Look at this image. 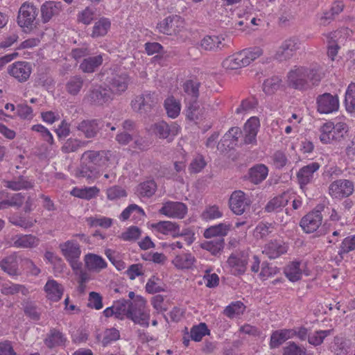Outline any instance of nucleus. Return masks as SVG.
<instances>
[{
	"label": "nucleus",
	"instance_id": "2",
	"mask_svg": "<svg viewBox=\"0 0 355 355\" xmlns=\"http://www.w3.org/2000/svg\"><path fill=\"white\" fill-rule=\"evenodd\" d=\"M107 160L103 151L87 150L81 156L76 175L87 180L94 179L96 173L95 166H103Z\"/></svg>",
	"mask_w": 355,
	"mask_h": 355
},
{
	"label": "nucleus",
	"instance_id": "18",
	"mask_svg": "<svg viewBox=\"0 0 355 355\" xmlns=\"http://www.w3.org/2000/svg\"><path fill=\"white\" fill-rule=\"evenodd\" d=\"M67 339L64 334L59 329L51 328L47 333L44 340V345L49 349H53L58 347H64Z\"/></svg>",
	"mask_w": 355,
	"mask_h": 355
},
{
	"label": "nucleus",
	"instance_id": "9",
	"mask_svg": "<svg viewBox=\"0 0 355 355\" xmlns=\"http://www.w3.org/2000/svg\"><path fill=\"white\" fill-rule=\"evenodd\" d=\"M87 98L92 105L102 106L110 103L114 99V96L107 87L100 85L90 89Z\"/></svg>",
	"mask_w": 355,
	"mask_h": 355
},
{
	"label": "nucleus",
	"instance_id": "11",
	"mask_svg": "<svg viewBox=\"0 0 355 355\" xmlns=\"http://www.w3.org/2000/svg\"><path fill=\"white\" fill-rule=\"evenodd\" d=\"M159 213L168 218L182 219L187 213V207L181 202L167 201L163 203Z\"/></svg>",
	"mask_w": 355,
	"mask_h": 355
},
{
	"label": "nucleus",
	"instance_id": "43",
	"mask_svg": "<svg viewBox=\"0 0 355 355\" xmlns=\"http://www.w3.org/2000/svg\"><path fill=\"white\" fill-rule=\"evenodd\" d=\"M245 308L243 302L240 301L234 302L225 307L223 314L229 318H233L236 315L242 314Z\"/></svg>",
	"mask_w": 355,
	"mask_h": 355
},
{
	"label": "nucleus",
	"instance_id": "60",
	"mask_svg": "<svg viewBox=\"0 0 355 355\" xmlns=\"http://www.w3.org/2000/svg\"><path fill=\"white\" fill-rule=\"evenodd\" d=\"M222 215L223 214L219 210L218 207L216 205H214L206 208V209L202 214V217L204 220H208L219 218L222 216Z\"/></svg>",
	"mask_w": 355,
	"mask_h": 355
},
{
	"label": "nucleus",
	"instance_id": "44",
	"mask_svg": "<svg viewBox=\"0 0 355 355\" xmlns=\"http://www.w3.org/2000/svg\"><path fill=\"white\" fill-rule=\"evenodd\" d=\"M22 306L25 315L31 320L37 321L40 319V313L37 311V307L33 302L26 300L23 302Z\"/></svg>",
	"mask_w": 355,
	"mask_h": 355
},
{
	"label": "nucleus",
	"instance_id": "24",
	"mask_svg": "<svg viewBox=\"0 0 355 355\" xmlns=\"http://www.w3.org/2000/svg\"><path fill=\"white\" fill-rule=\"evenodd\" d=\"M0 268L10 276L19 275V264L16 254H10L0 261Z\"/></svg>",
	"mask_w": 355,
	"mask_h": 355
},
{
	"label": "nucleus",
	"instance_id": "34",
	"mask_svg": "<svg viewBox=\"0 0 355 355\" xmlns=\"http://www.w3.org/2000/svg\"><path fill=\"white\" fill-rule=\"evenodd\" d=\"M4 186L13 191L28 189L33 187V184L28 181L24 177L19 176L12 180L4 181Z\"/></svg>",
	"mask_w": 355,
	"mask_h": 355
},
{
	"label": "nucleus",
	"instance_id": "57",
	"mask_svg": "<svg viewBox=\"0 0 355 355\" xmlns=\"http://www.w3.org/2000/svg\"><path fill=\"white\" fill-rule=\"evenodd\" d=\"M98 191H99V190L97 187H92L85 188L83 189H78L77 191L73 190V193L74 196H76L78 198L89 200V199H91V198L95 197L98 194Z\"/></svg>",
	"mask_w": 355,
	"mask_h": 355
},
{
	"label": "nucleus",
	"instance_id": "55",
	"mask_svg": "<svg viewBox=\"0 0 355 355\" xmlns=\"http://www.w3.org/2000/svg\"><path fill=\"white\" fill-rule=\"evenodd\" d=\"M353 250H355V234L344 239L339 248L338 254L342 256Z\"/></svg>",
	"mask_w": 355,
	"mask_h": 355
},
{
	"label": "nucleus",
	"instance_id": "38",
	"mask_svg": "<svg viewBox=\"0 0 355 355\" xmlns=\"http://www.w3.org/2000/svg\"><path fill=\"white\" fill-rule=\"evenodd\" d=\"M345 4L343 1L336 0L335 1L329 12L324 13V15L321 17L322 24L332 20L336 16L338 15L344 9Z\"/></svg>",
	"mask_w": 355,
	"mask_h": 355
},
{
	"label": "nucleus",
	"instance_id": "62",
	"mask_svg": "<svg viewBox=\"0 0 355 355\" xmlns=\"http://www.w3.org/2000/svg\"><path fill=\"white\" fill-rule=\"evenodd\" d=\"M120 337L119 331L115 328L107 329L104 333V336L102 340L103 346H107L112 341L117 340Z\"/></svg>",
	"mask_w": 355,
	"mask_h": 355
},
{
	"label": "nucleus",
	"instance_id": "29",
	"mask_svg": "<svg viewBox=\"0 0 355 355\" xmlns=\"http://www.w3.org/2000/svg\"><path fill=\"white\" fill-rule=\"evenodd\" d=\"M289 200V193L287 192L275 196L267 203L264 208L265 211L268 213L277 211L279 209L286 206Z\"/></svg>",
	"mask_w": 355,
	"mask_h": 355
},
{
	"label": "nucleus",
	"instance_id": "52",
	"mask_svg": "<svg viewBox=\"0 0 355 355\" xmlns=\"http://www.w3.org/2000/svg\"><path fill=\"white\" fill-rule=\"evenodd\" d=\"M24 197L21 193H15L10 199L0 202V209H6L8 207H20L24 202Z\"/></svg>",
	"mask_w": 355,
	"mask_h": 355
},
{
	"label": "nucleus",
	"instance_id": "30",
	"mask_svg": "<svg viewBox=\"0 0 355 355\" xmlns=\"http://www.w3.org/2000/svg\"><path fill=\"white\" fill-rule=\"evenodd\" d=\"M103 56L98 55L85 58L80 64V69L84 73H93L103 63Z\"/></svg>",
	"mask_w": 355,
	"mask_h": 355
},
{
	"label": "nucleus",
	"instance_id": "58",
	"mask_svg": "<svg viewBox=\"0 0 355 355\" xmlns=\"http://www.w3.org/2000/svg\"><path fill=\"white\" fill-rule=\"evenodd\" d=\"M140 234L141 231L139 227L131 226L125 232H123L119 238L123 241H131L137 240L140 236Z\"/></svg>",
	"mask_w": 355,
	"mask_h": 355
},
{
	"label": "nucleus",
	"instance_id": "20",
	"mask_svg": "<svg viewBox=\"0 0 355 355\" xmlns=\"http://www.w3.org/2000/svg\"><path fill=\"white\" fill-rule=\"evenodd\" d=\"M153 132L162 139H166L169 136H175L178 132V126L175 123L168 125L162 121L151 126Z\"/></svg>",
	"mask_w": 355,
	"mask_h": 355
},
{
	"label": "nucleus",
	"instance_id": "28",
	"mask_svg": "<svg viewBox=\"0 0 355 355\" xmlns=\"http://www.w3.org/2000/svg\"><path fill=\"white\" fill-rule=\"evenodd\" d=\"M86 268L91 271L99 272L107 267V263L100 256L89 253L84 259Z\"/></svg>",
	"mask_w": 355,
	"mask_h": 355
},
{
	"label": "nucleus",
	"instance_id": "63",
	"mask_svg": "<svg viewBox=\"0 0 355 355\" xmlns=\"http://www.w3.org/2000/svg\"><path fill=\"white\" fill-rule=\"evenodd\" d=\"M87 306L97 310L103 308L102 297L101 295L94 291L90 292L89 294Z\"/></svg>",
	"mask_w": 355,
	"mask_h": 355
},
{
	"label": "nucleus",
	"instance_id": "16",
	"mask_svg": "<svg viewBox=\"0 0 355 355\" xmlns=\"http://www.w3.org/2000/svg\"><path fill=\"white\" fill-rule=\"evenodd\" d=\"M288 250L286 244L277 240L270 241L265 245L262 251L263 254L269 259H273L279 257L282 254H285Z\"/></svg>",
	"mask_w": 355,
	"mask_h": 355
},
{
	"label": "nucleus",
	"instance_id": "64",
	"mask_svg": "<svg viewBox=\"0 0 355 355\" xmlns=\"http://www.w3.org/2000/svg\"><path fill=\"white\" fill-rule=\"evenodd\" d=\"M333 129L334 123L332 122L325 123L321 126L320 129V139L323 144H329V136Z\"/></svg>",
	"mask_w": 355,
	"mask_h": 355
},
{
	"label": "nucleus",
	"instance_id": "39",
	"mask_svg": "<svg viewBox=\"0 0 355 355\" xmlns=\"http://www.w3.org/2000/svg\"><path fill=\"white\" fill-rule=\"evenodd\" d=\"M200 83L193 80H187L183 85L184 92L187 97L190 98V101H196L199 96Z\"/></svg>",
	"mask_w": 355,
	"mask_h": 355
},
{
	"label": "nucleus",
	"instance_id": "8",
	"mask_svg": "<svg viewBox=\"0 0 355 355\" xmlns=\"http://www.w3.org/2000/svg\"><path fill=\"white\" fill-rule=\"evenodd\" d=\"M354 191L353 182L340 179L332 182L329 187V195L334 198H344L351 196Z\"/></svg>",
	"mask_w": 355,
	"mask_h": 355
},
{
	"label": "nucleus",
	"instance_id": "61",
	"mask_svg": "<svg viewBox=\"0 0 355 355\" xmlns=\"http://www.w3.org/2000/svg\"><path fill=\"white\" fill-rule=\"evenodd\" d=\"M334 137H336V141H339L344 139L346 133L348 131V126L345 123L338 122L336 124L334 123V129L332 130Z\"/></svg>",
	"mask_w": 355,
	"mask_h": 355
},
{
	"label": "nucleus",
	"instance_id": "50",
	"mask_svg": "<svg viewBox=\"0 0 355 355\" xmlns=\"http://www.w3.org/2000/svg\"><path fill=\"white\" fill-rule=\"evenodd\" d=\"M241 134V130L237 127H233L230 129V130L225 134L223 137L221 141L223 146H227V147H230V146H233L238 140L239 135Z\"/></svg>",
	"mask_w": 355,
	"mask_h": 355
},
{
	"label": "nucleus",
	"instance_id": "37",
	"mask_svg": "<svg viewBox=\"0 0 355 355\" xmlns=\"http://www.w3.org/2000/svg\"><path fill=\"white\" fill-rule=\"evenodd\" d=\"M225 241L223 238H215L211 241L202 244V248L214 255L219 254L224 248Z\"/></svg>",
	"mask_w": 355,
	"mask_h": 355
},
{
	"label": "nucleus",
	"instance_id": "40",
	"mask_svg": "<svg viewBox=\"0 0 355 355\" xmlns=\"http://www.w3.org/2000/svg\"><path fill=\"white\" fill-rule=\"evenodd\" d=\"M345 106L349 113L355 112V83H350L345 92Z\"/></svg>",
	"mask_w": 355,
	"mask_h": 355
},
{
	"label": "nucleus",
	"instance_id": "19",
	"mask_svg": "<svg viewBox=\"0 0 355 355\" xmlns=\"http://www.w3.org/2000/svg\"><path fill=\"white\" fill-rule=\"evenodd\" d=\"M323 205H318L315 211H312V238L325 235L327 228L325 225H322V216L321 211L324 209Z\"/></svg>",
	"mask_w": 355,
	"mask_h": 355
},
{
	"label": "nucleus",
	"instance_id": "15",
	"mask_svg": "<svg viewBox=\"0 0 355 355\" xmlns=\"http://www.w3.org/2000/svg\"><path fill=\"white\" fill-rule=\"evenodd\" d=\"M62 10V3L60 1H45L40 8L42 22H49L53 17L58 16Z\"/></svg>",
	"mask_w": 355,
	"mask_h": 355
},
{
	"label": "nucleus",
	"instance_id": "47",
	"mask_svg": "<svg viewBox=\"0 0 355 355\" xmlns=\"http://www.w3.org/2000/svg\"><path fill=\"white\" fill-rule=\"evenodd\" d=\"M274 226L270 223H259L254 230L257 239H264L273 232Z\"/></svg>",
	"mask_w": 355,
	"mask_h": 355
},
{
	"label": "nucleus",
	"instance_id": "3",
	"mask_svg": "<svg viewBox=\"0 0 355 355\" xmlns=\"http://www.w3.org/2000/svg\"><path fill=\"white\" fill-rule=\"evenodd\" d=\"M158 95L155 92L145 91L131 101L132 110L140 114L150 112L158 103Z\"/></svg>",
	"mask_w": 355,
	"mask_h": 355
},
{
	"label": "nucleus",
	"instance_id": "46",
	"mask_svg": "<svg viewBox=\"0 0 355 355\" xmlns=\"http://www.w3.org/2000/svg\"><path fill=\"white\" fill-rule=\"evenodd\" d=\"M210 333L209 329L205 323L201 322L198 325L193 326L191 329V338L196 342H199L202 340V337L205 335H209Z\"/></svg>",
	"mask_w": 355,
	"mask_h": 355
},
{
	"label": "nucleus",
	"instance_id": "45",
	"mask_svg": "<svg viewBox=\"0 0 355 355\" xmlns=\"http://www.w3.org/2000/svg\"><path fill=\"white\" fill-rule=\"evenodd\" d=\"M110 27V22L105 18L96 21L93 27L92 37H98L104 36Z\"/></svg>",
	"mask_w": 355,
	"mask_h": 355
},
{
	"label": "nucleus",
	"instance_id": "35",
	"mask_svg": "<svg viewBox=\"0 0 355 355\" xmlns=\"http://www.w3.org/2000/svg\"><path fill=\"white\" fill-rule=\"evenodd\" d=\"M84 85V79L80 76H71L66 83L67 92L72 95L78 94Z\"/></svg>",
	"mask_w": 355,
	"mask_h": 355
},
{
	"label": "nucleus",
	"instance_id": "4",
	"mask_svg": "<svg viewBox=\"0 0 355 355\" xmlns=\"http://www.w3.org/2000/svg\"><path fill=\"white\" fill-rule=\"evenodd\" d=\"M38 12L37 8L32 3H23L19 10L17 23L21 28L31 31L36 27V18Z\"/></svg>",
	"mask_w": 355,
	"mask_h": 355
},
{
	"label": "nucleus",
	"instance_id": "27",
	"mask_svg": "<svg viewBox=\"0 0 355 355\" xmlns=\"http://www.w3.org/2000/svg\"><path fill=\"white\" fill-rule=\"evenodd\" d=\"M59 248L66 259L80 258L81 250L80 245L73 240H69L60 243Z\"/></svg>",
	"mask_w": 355,
	"mask_h": 355
},
{
	"label": "nucleus",
	"instance_id": "51",
	"mask_svg": "<svg viewBox=\"0 0 355 355\" xmlns=\"http://www.w3.org/2000/svg\"><path fill=\"white\" fill-rule=\"evenodd\" d=\"M157 189V184L154 180L146 181L141 183L138 187V192L142 196L150 197L152 196Z\"/></svg>",
	"mask_w": 355,
	"mask_h": 355
},
{
	"label": "nucleus",
	"instance_id": "26",
	"mask_svg": "<svg viewBox=\"0 0 355 355\" xmlns=\"http://www.w3.org/2000/svg\"><path fill=\"white\" fill-rule=\"evenodd\" d=\"M243 55L240 51L227 57L223 60V67L227 70H235L246 67L245 55Z\"/></svg>",
	"mask_w": 355,
	"mask_h": 355
},
{
	"label": "nucleus",
	"instance_id": "49",
	"mask_svg": "<svg viewBox=\"0 0 355 355\" xmlns=\"http://www.w3.org/2000/svg\"><path fill=\"white\" fill-rule=\"evenodd\" d=\"M282 80L278 76L266 79L263 84V90L267 94L275 93L280 87Z\"/></svg>",
	"mask_w": 355,
	"mask_h": 355
},
{
	"label": "nucleus",
	"instance_id": "25",
	"mask_svg": "<svg viewBox=\"0 0 355 355\" xmlns=\"http://www.w3.org/2000/svg\"><path fill=\"white\" fill-rule=\"evenodd\" d=\"M46 297L53 302L59 301L64 292L63 286L54 279H49L44 286Z\"/></svg>",
	"mask_w": 355,
	"mask_h": 355
},
{
	"label": "nucleus",
	"instance_id": "59",
	"mask_svg": "<svg viewBox=\"0 0 355 355\" xmlns=\"http://www.w3.org/2000/svg\"><path fill=\"white\" fill-rule=\"evenodd\" d=\"M297 176L300 187L303 189V187L310 182L311 166L307 165L301 168L300 171L297 173Z\"/></svg>",
	"mask_w": 355,
	"mask_h": 355
},
{
	"label": "nucleus",
	"instance_id": "22",
	"mask_svg": "<svg viewBox=\"0 0 355 355\" xmlns=\"http://www.w3.org/2000/svg\"><path fill=\"white\" fill-rule=\"evenodd\" d=\"M225 39L221 35H207L200 41V48L206 51H218L225 47Z\"/></svg>",
	"mask_w": 355,
	"mask_h": 355
},
{
	"label": "nucleus",
	"instance_id": "13",
	"mask_svg": "<svg viewBox=\"0 0 355 355\" xmlns=\"http://www.w3.org/2000/svg\"><path fill=\"white\" fill-rule=\"evenodd\" d=\"M309 70L304 67H299L288 73V84L297 89H304L307 86Z\"/></svg>",
	"mask_w": 355,
	"mask_h": 355
},
{
	"label": "nucleus",
	"instance_id": "6",
	"mask_svg": "<svg viewBox=\"0 0 355 355\" xmlns=\"http://www.w3.org/2000/svg\"><path fill=\"white\" fill-rule=\"evenodd\" d=\"M340 102L338 95L324 93L316 98V108L320 114H329L339 110Z\"/></svg>",
	"mask_w": 355,
	"mask_h": 355
},
{
	"label": "nucleus",
	"instance_id": "54",
	"mask_svg": "<svg viewBox=\"0 0 355 355\" xmlns=\"http://www.w3.org/2000/svg\"><path fill=\"white\" fill-rule=\"evenodd\" d=\"M8 220L10 223L14 225L19 226L20 227L27 229L33 226L34 223H36V220L34 221L26 219V218L19 215H12L9 217Z\"/></svg>",
	"mask_w": 355,
	"mask_h": 355
},
{
	"label": "nucleus",
	"instance_id": "31",
	"mask_svg": "<svg viewBox=\"0 0 355 355\" xmlns=\"http://www.w3.org/2000/svg\"><path fill=\"white\" fill-rule=\"evenodd\" d=\"M152 227L159 232L164 234H168L171 233L174 236L183 235V233H179V225L176 223L171 221H160L159 223L153 224Z\"/></svg>",
	"mask_w": 355,
	"mask_h": 355
},
{
	"label": "nucleus",
	"instance_id": "32",
	"mask_svg": "<svg viewBox=\"0 0 355 355\" xmlns=\"http://www.w3.org/2000/svg\"><path fill=\"white\" fill-rule=\"evenodd\" d=\"M230 230V224L220 223L206 229L204 232V236L207 239L211 237L223 238L227 234Z\"/></svg>",
	"mask_w": 355,
	"mask_h": 355
},
{
	"label": "nucleus",
	"instance_id": "23",
	"mask_svg": "<svg viewBox=\"0 0 355 355\" xmlns=\"http://www.w3.org/2000/svg\"><path fill=\"white\" fill-rule=\"evenodd\" d=\"M13 245L19 248H33L39 245L40 239L33 234H17L12 238Z\"/></svg>",
	"mask_w": 355,
	"mask_h": 355
},
{
	"label": "nucleus",
	"instance_id": "41",
	"mask_svg": "<svg viewBox=\"0 0 355 355\" xmlns=\"http://www.w3.org/2000/svg\"><path fill=\"white\" fill-rule=\"evenodd\" d=\"M164 107L168 116L171 118H176L180 112V104L174 97H168L164 101Z\"/></svg>",
	"mask_w": 355,
	"mask_h": 355
},
{
	"label": "nucleus",
	"instance_id": "21",
	"mask_svg": "<svg viewBox=\"0 0 355 355\" xmlns=\"http://www.w3.org/2000/svg\"><path fill=\"white\" fill-rule=\"evenodd\" d=\"M227 263L232 268V272L234 275H240L243 274L246 270L248 259L247 257L242 254H232L229 257Z\"/></svg>",
	"mask_w": 355,
	"mask_h": 355
},
{
	"label": "nucleus",
	"instance_id": "48",
	"mask_svg": "<svg viewBox=\"0 0 355 355\" xmlns=\"http://www.w3.org/2000/svg\"><path fill=\"white\" fill-rule=\"evenodd\" d=\"M88 141H80L75 139H67L62 147V151L64 153H69L85 147Z\"/></svg>",
	"mask_w": 355,
	"mask_h": 355
},
{
	"label": "nucleus",
	"instance_id": "33",
	"mask_svg": "<svg viewBox=\"0 0 355 355\" xmlns=\"http://www.w3.org/2000/svg\"><path fill=\"white\" fill-rule=\"evenodd\" d=\"M268 168L263 164H258L250 169V179L254 184H259L268 175Z\"/></svg>",
	"mask_w": 355,
	"mask_h": 355
},
{
	"label": "nucleus",
	"instance_id": "42",
	"mask_svg": "<svg viewBox=\"0 0 355 355\" xmlns=\"http://www.w3.org/2000/svg\"><path fill=\"white\" fill-rule=\"evenodd\" d=\"M300 264L298 261H293L285 268L284 274L290 281L294 282L300 279L302 275Z\"/></svg>",
	"mask_w": 355,
	"mask_h": 355
},
{
	"label": "nucleus",
	"instance_id": "5",
	"mask_svg": "<svg viewBox=\"0 0 355 355\" xmlns=\"http://www.w3.org/2000/svg\"><path fill=\"white\" fill-rule=\"evenodd\" d=\"M107 87L113 96L124 94L131 83V78L126 72L112 73L107 78Z\"/></svg>",
	"mask_w": 355,
	"mask_h": 355
},
{
	"label": "nucleus",
	"instance_id": "7",
	"mask_svg": "<svg viewBox=\"0 0 355 355\" xmlns=\"http://www.w3.org/2000/svg\"><path fill=\"white\" fill-rule=\"evenodd\" d=\"M184 28V20L178 15L167 17L157 24L159 32L168 35H177Z\"/></svg>",
	"mask_w": 355,
	"mask_h": 355
},
{
	"label": "nucleus",
	"instance_id": "12",
	"mask_svg": "<svg viewBox=\"0 0 355 355\" xmlns=\"http://www.w3.org/2000/svg\"><path fill=\"white\" fill-rule=\"evenodd\" d=\"M230 209L236 215L243 214L250 205V200L244 192L238 190L234 191L229 200Z\"/></svg>",
	"mask_w": 355,
	"mask_h": 355
},
{
	"label": "nucleus",
	"instance_id": "56",
	"mask_svg": "<svg viewBox=\"0 0 355 355\" xmlns=\"http://www.w3.org/2000/svg\"><path fill=\"white\" fill-rule=\"evenodd\" d=\"M241 52L242 54H244L243 55H245V60L247 66L263 54V50L257 46L244 49Z\"/></svg>",
	"mask_w": 355,
	"mask_h": 355
},
{
	"label": "nucleus",
	"instance_id": "36",
	"mask_svg": "<svg viewBox=\"0 0 355 355\" xmlns=\"http://www.w3.org/2000/svg\"><path fill=\"white\" fill-rule=\"evenodd\" d=\"M195 258L191 254L184 253L177 255L173 263L178 269H189L192 267Z\"/></svg>",
	"mask_w": 355,
	"mask_h": 355
},
{
	"label": "nucleus",
	"instance_id": "53",
	"mask_svg": "<svg viewBox=\"0 0 355 355\" xmlns=\"http://www.w3.org/2000/svg\"><path fill=\"white\" fill-rule=\"evenodd\" d=\"M202 110L199 104L196 101H191L187 110V117L191 121H196L199 119L202 116Z\"/></svg>",
	"mask_w": 355,
	"mask_h": 355
},
{
	"label": "nucleus",
	"instance_id": "17",
	"mask_svg": "<svg viewBox=\"0 0 355 355\" xmlns=\"http://www.w3.org/2000/svg\"><path fill=\"white\" fill-rule=\"evenodd\" d=\"M299 49L298 40L295 38H291L285 40L277 50L275 58L280 60H285L291 58L294 52Z\"/></svg>",
	"mask_w": 355,
	"mask_h": 355
},
{
	"label": "nucleus",
	"instance_id": "1",
	"mask_svg": "<svg viewBox=\"0 0 355 355\" xmlns=\"http://www.w3.org/2000/svg\"><path fill=\"white\" fill-rule=\"evenodd\" d=\"M145 304L146 301L140 296H137L133 301L119 300L113 304L116 318L119 320L128 318L135 324L148 327L150 316L145 310Z\"/></svg>",
	"mask_w": 355,
	"mask_h": 355
},
{
	"label": "nucleus",
	"instance_id": "14",
	"mask_svg": "<svg viewBox=\"0 0 355 355\" xmlns=\"http://www.w3.org/2000/svg\"><path fill=\"white\" fill-rule=\"evenodd\" d=\"M100 121L97 119L83 120L76 125V129L87 139L96 137L101 130Z\"/></svg>",
	"mask_w": 355,
	"mask_h": 355
},
{
	"label": "nucleus",
	"instance_id": "10",
	"mask_svg": "<svg viewBox=\"0 0 355 355\" xmlns=\"http://www.w3.org/2000/svg\"><path fill=\"white\" fill-rule=\"evenodd\" d=\"M7 71L18 82L24 83L28 80L32 73V66L28 62L18 61L9 65Z\"/></svg>",
	"mask_w": 355,
	"mask_h": 355
}]
</instances>
